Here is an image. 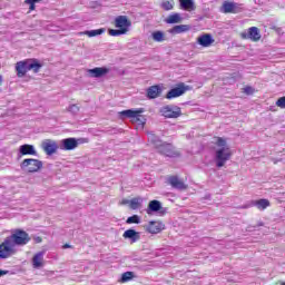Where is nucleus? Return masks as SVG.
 Here are the masks:
<instances>
[{
  "mask_svg": "<svg viewBox=\"0 0 285 285\" xmlns=\"http://www.w3.org/2000/svg\"><path fill=\"white\" fill-rule=\"evenodd\" d=\"M30 243V235L23 229H13L11 235L0 244V259H8L17 255L16 246H26Z\"/></svg>",
  "mask_w": 285,
  "mask_h": 285,
  "instance_id": "obj_1",
  "label": "nucleus"
},
{
  "mask_svg": "<svg viewBox=\"0 0 285 285\" xmlns=\"http://www.w3.org/2000/svg\"><path fill=\"white\" fill-rule=\"evenodd\" d=\"M215 145L219 148L216 150V166L217 168H224L226 166V161L233 157V151L230 147L226 145V139L222 137H215Z\"/></svg>",
  "mask_w": 285,
  "mask_h": 285,
  "instance_id": "obj_2",
  "label": "nucleus"
},
{
  "mask_svg": "<svg viewBox=\"0 0 285 285\" xmlns=\"http://www.w3.org/2000/svg\"><path fill=\"white\" fill-rule=\"evenodd\" d=\"M41 68H43V65H41V62H39L36 58L24 59L16 63V72L19 78L26 77L30 70L37 73L39 70H41Z\"/></svg>",
  "mask_w": 285,
  "mask_h": 285,
  "instance_id": "obj_3",
  "label": "nucleus"
},
{
  "mask_svg": "<svg viewBox=\"0 0 285 285\" xmlns=\"http://www.w3.org/2000/svg\"><path fill=\"white\" fill-rule=\"evenodd\" d=\"M144 112V108H139L136 110L127 109L119 112L120 117H127L130 119L131 124H137V126H146V116L141 115Z\"/></svg>",
  "mask_w": 285,
  "mask_h": 285,
  "instance_id": "obj_4",
  "label": "nucleus"
},
{
  "mask_svg": "<svg viewBox=\"0 0 285 285\" xmlns=\"http://www.w3.org/2000/svg\"><path fill=\"white\" fill-rule=\"evenodd\" d=\"M144 112V108H139L136 110L127 109L119 112L120 117H127L130 119L131 124H137V126H146V116L141 115Z\"/></svg>",
  "mask_w": 285,
  "mask_h": 285,
  "instance_id": "obj_5",
  "label": "nucleus"
},
{
  "mask_svg": "<svg viewBox=\"0 0 285 285\" xmlns=\"http://www.w3.org/2000/svg\"><path fill=\"white\" fill-rule=\"evenodd\" d=\"M20 168L24 170L26 173H39L41 168H43V163L39 159L35 158H26L21 165Z\"/></svg>",
  "mask_w": 285,
  "mask_h": 285,
  "instance_id": "obj_6",
  "label": "nucleus"
},
{
  "mask_svg": "<svg viewBox=\"0 0 285 285\" xmlns=\"http://www.w3.org/2000/svg\"><path fill=\"white\" fill-rule=\"evenodd\" d=\"M160 115L165 119H179L181 117V107L176 105H166L160 108Z\"/></svg>",
  "mask_w": 285,
  "mask_h": 285,
  "instance_id": "obj_7",
  "label": "nucleus"
},
{
  "mask_svg": "<svg viewBox=\"0 0 285 285\" xmlns=\"http://www.w3.org/2000/svg\"><path fill=\"white\" fill-rule=\"evenodd\" d=\"M157 150L165 157H180L181 155L170 142H161L160 145H157Z\"/></svg>",
  "mask_w": 285,
  "mask_h": 285,
  "instance_id": "obj_8",
  "label": "nucleus"
},
{
  "mask_svg": "<svg viewBox=\"0 0 285 285\" xmlns=\"http://www.w3.org/2000/svg\"><path fill=\"white\" fill-rule=\"evenodd\" d=\"M188 90L189 88L186 83L179 82L175 88L167 92L166 99H177V97H181V95H185Z\"/></svg>",
  "mask_w": 285,
  "mask_h": 285,
  "instance_id": "obj_9",
  "label": "nucleus"
},
{
  "mask_svg": "<svg viewBox=\"0 0 285 285\" xmlns=\"http://www.w3.org/2000/svg\"><path fill=\"white\" fill-rule=\"evenodd\" d=\"M242 10V4L237 2L224 1L222 6V12L224 14H238Z\"/></svg>",
  "mask_w": 285,
  "mask_h": 285,
  "instance_id": "obj_10",
  "label": "nucleus"
},
{
  "mask_svg": "<svg viewBox=\"0 0 285 285\" xmlns=\"http://www.w3.org/2000/svg\"><path fill=\"white\" fill-rule=\"evenodd\" d=\"M114 26L115 28L125 30V33H127L128 30H130V26H132V22L130 21V19H128V16H118L114 21Z\"/></svg>",
  "mask_w": 285,
  "mask_h": 285,
  "instance_id": "obj_11",
  "label": "nucleus"
},
{
  "mask_svg": "<svg viewBox=\"0 0 285 285\" xmlns=\"http://www.w3.org/2000/svg\"><path fill=\"white\" fill-rule=\"evenodd\" d=\"M167 184L176 190H188V185L179 178V176L171 175L167 178Z\"/></svg>",
  "mask_w": 285,
  "mask_h": 285,
  "instance_id": "obj_12",
  "label": "nucleus"
},
{
  "mask_svg": "<svg viewBox=\"0 0 285 285\" xmlns=\"http://www.w3.org/2000/svg\"><path fill=\"white\" fill-rule=\"evenodd\" d=\"M166 228V225L159 220H151L148 223V225L145 227V230L147 233H150V235H157L161 233Z\"/></svg>",
  "mask_w": 285,
  "mask_h": 285,
  "instance_id": "obj_13",
  "label": "nucleus"
},
{
  "mask_svg": "<svg viewBox=\"0 0 285 285\" xmlns=\"http://www.w3.org/2000/svg\"><path fill=\"white\" fill-rule=\"evenodd\" d=\"M215 43V39L210 33H204L197 38V45L203 48H210Z\"/></svg>",
  "mask_w": 285,
  "mask_h": 285,
  "instance_id": "obj_14",
  "label": "nucleus"
},
{
  "mask_svg": "<svg viewBox=\"0 0 285 285\" xmlns=\"http://www.w3.org/2000/svg\"><path fill=\"white\" fill-rule=\"evenodd\" d=\"M42 150H45L46 155H55L57 153V149L59 146H57V142L51 139H46L42 145Z\"/></svg>",
  "mask_w": 285,
  "mask_h": 285,
  "instance_id": "obj_15",
  "label": "nucleus"
},
{
  "mask_svg": "<svg viewBox=\"0 0 285 285\" xmlns=\"http://www.w3.org/2000/svg\"><path fill=\"white\" fill-rule=\"evenodd\" d=\"M124 239H130L131 244H135L141 239V235H139V232L135 229H127L122 234Z\"/></svg>",
  "mask_w": 285,
  "mask_h": 285,
  "instance_id": "obj_16",
  "label": "nucleus"
},
{
  "mask_svg": "<svg viewBox=\"0 0 285 285\" xmlns=\"http://www.w3.org/2000/svg\"><path fill=\"white\" fill-rule=\"evenodd\" d=\"M108 72H110V69L106 67H96L94 69H89V75L91 77H95L96 79H99V77H104L105 75H108Z\"/></svg>",
  "mask_w": 285,
  "mask_h": 285,
  "instance_id": "obj_17",
  "label": "nucleus"
},
{
  "mask_svg": "<svg viewBox=\"0 0 285 285\" xmlns=\"http://www.w3.org/2000/svg\"><path fill=\"white\" fill-rule=\"evenodd\" d=\"M61 144H62V150H75V148L79 146L77 138L62 139Z\"/></svg>",
  "mask_w": 285,
  "mask_h": 285,
  "instance_id": "obj_18",
  "label": "nucleus"
},
{
  "mask_svg": "<svg viewBox=\"0 0 285 285\" xmlns=\"http://www.w3.org/2000/svg\"><path fill=\"white\" fill-rule=\"evenodd\" d=\"M161 95V87L159 85H154L147 89L148 99H157Z\"/></svg>",
  "mask_w": 285,
  "mask_h": 285,
  "instance_id": "obj_19",
  "label": "nucleus"
},
{
  "mask_svg": "<svg viewBox=\"0 0 285 285\" xmlns=\"http://www.w3.org/2000/svg\"><path fill=\"white\" fill-rule=\"evenodd\" d=\"M247 39H250V41H259V39H262V33H259V29L257 27H250L248 29Z\"/></svg>",
  "mask_w": 285,
  "mask_h": 285,
  "instance_id": "obj_20",
  "label": "nucleus"
},
{
  "mask_svg": "<svg viewBox=\"0 0 285 285\" xmlns=\"http://www.w3.org/2000/svg\"><path fill=\"white\" fill-rule=\"evenodd\" d=\"M181 10H186V12H193L197 9L195 2L193 0H179Z\"/></svg>",
  "mask_w": 285,
  "mask_h": 285,
  "instance_id": "obj_21",
  "label": "nucleus"
},
{
  "mask_svg": "<svg viewBox=\"0 0 285 285\" xmlns=\"http://www.w3.org/2000/svg\"><path fill=\"white\" fill-rule=\"evenodd\" d=\"M253 206H256V208H258V210H266V208H268V206H271V200L266 199V198H261L258 200H254Z\"/></svg>",
  "mask_w": 285,
  "mask_h": 285,
  "instance_id": "obj_22",
  "label": "nucleus"
},
{
  "mask_svg": "<svg viewBox=\"0 0 285 285\" xmlns=\"http://www.w3.org/2000/svg\"><path fill=\"white\" fill-rule=\"evenodd\" d=\"M190 26L188 24H178L169 30L170 35H181V32H188Z\"/></svg>",
  "mask_w": 285,
  "mask_h": 285,
  "instance_id": "obj_23",
  "label": "nucleus"
},
{
  "mask_svg": "<svg viewBox=\"0 0 285 285\" xmlns=\"http://www.w3.org/2000/svg\"><path fill=\"white\" fill-rule=\"evenodd\" d=\"M20 155H37V150H35V146L32 145H21L20 148Z\"/></svg>",
  "mask_w": 285,
  "mask_h": 285,
  "instance_id": "obj_24",
  "label": "nucleus"
},
{
  "mask_svg": "<svg viewBox=\"0 0 285 285\" xmlns=\"http://www.w3.org/2000/svg\"><path fill=\"white\" fill-rule=\"evenodd\" d=\"M159 210H161V203L159 200H150L147 208V214L150 215V213H157Z\"/></svg>",
  "mask_w": 285,
  "mask_h": 285,
  "instance_id": "obj_25",
  "label": "nucleus"
},
{
  "mask_svg": "<svg viewBox=\"0 0 285 285\" xmlns=\"http://www.w3.org/2000/svg\"><path fill=\"white\" fill-rule=\"evenodd\" d=\"M33 268H41L43 266V253H38L32 258Z\"/></svg>",
  "mask_w": 285,
  "mask_h": 285,
  "instance_id": "obj_26",
  "label": "nucleus"
},
{
  "mask_svg": "<svg viewBox=\"0 0 285 285\" xmlns=\"http://www.w3.org/2000/svg\"><path fill=\"white\" fill-rule=\"evenodd\" d=\"M135 278L134 272H125L121 274V277L119 278V284H126Z\"/></svg>",
  "mask_w": 285,
  "mask_h": 285,
  "instance_id": "obj_27",
  "label": "nucleus"
},
{
  "mask_svg": "<svg viewBox=\"0 0 285 285\" xmlns=\"http://www.w3.org/2000/svg\"><path fill=\"white\" fill-rule=\"evenodd\" d=\"M129 208L131 210H139V208H141V198L135 197V198L130 199L129 200Z\"/></svg>",
  "mask_w": 285,
  "mask_h": 285,
  "instance_id": "obj_28",
  "label": "nucleus"
},
{
  "mask_svg": "<svg viewBox=\"0 0 285 285\" xmlns=\"http://www.w3.org/2000/svg\"><path fill=\"white\" fill-rule=\"evenodd\" d=\"M165 21L166 23H181V16L179 13H173Z\"/></svg>",
  "mask_w": 285,
  "mask_h": 285,
  "instance_id": "obj_29",
  "label": "nucleus"
},
{
  "mask_svg": "<svg viewBox=\"0 0 285 285\" xmlns=\"http://www.w3.org/2000/svg\"><path fill=\"white\" fill-rule=\"evenodd\" d=\"M151 37L154 41H157L158 43H161V41H166V33H164L163 31H154L151 33Z\"/></svg>",
  "mask_w": 285,
  "mask_h": 285,
  "instance_id": "obj_30",
  "label": "nucleus"
},
{
  "mask_svg": "<svg viewBox=\"0 0 285 285\" xmlns=\"http://www.w3.org/2000/svg\"><path fill=\"white\" fill-rule=\"evenodd\" d=\"M106 32V29H95L90 31H85L83 35L87 37H99V35H104Z\"/></svg>",
  "mask_w": 285,
  "mask_h": 285,
  "instance_id": "obj_31",
  "label": "nucleus"
},
{
  "mask_svg": "<svg viewBox=\"0 0 285 285\" xmlns=\"http://www.w3.org/2000/svg\"><path fill=\"white\" fill-rule=\"evenodd\" d=\"M42 0H24L26 6H29V12L37 10L36 3H41Z\"/></svg>",
  "mask_w": 285,
  "mask_h": 285,
  "instance_id": "obj_32",
  "label": "nucleus"
},
{
  "mask_svg": "<svg viewBox=\"0 0 285 285\" xmlns=\"http://www.w3.org/2000/svg\"><path fill=\"white\" fill-rule=\"evenodd\" d=\"M108 35L110 37H121V35H126V33H125L124 29L122 30L121 29H109Z\"/></svg>",
  "mask_w": 285,
  "mask_h": 285,
  "instance_id": "obj_33",
  "label": "nucleus"
},
{
  "mask_svg": "<svg viewBox=\"0 0 285 285\" xmlns=\"http://www.w3.org/2000/svg\"><path fill=\"white\" fill-rule=\"evenodd\" d=\"M141 219L139 218L138 215H132L127 218L126 224H140Z\"/></svg>",
  "mask_w": 285,
  "mask_h": 285,
  "instance_id": "obj_34",
  "label": "nucleus"
},
{
  "mask_svg": "<svg viewBox=\"0 0 285 285\" xmlns=\"http://www.w3.org/2000/svg\"><path fill=\"white\" fill-rule=\"evenodd\" d=\"M161 8H163V10H166V11L173 10V8H174L173 1H170V0H164V1L161 2Z\"/></svg>",
  "mask_w": 285,
  "mask_h": 285,
  "instance_id": "obj_35",
  "label": "nucleus"
},
{
  "mask_svg": "<svg viewBox=\"0 0 285 285\" xmlns=\"http://www.w3.org/2000/svg\"><path fill=\"white\" fill-rule=\"evenodd\" d=\"M242 90L245 95H254L255 94V89L250 86H245Z\"/></svg>",
  "mask_w": 285,
  "mask_h": 285,
  "instance_id": "obj_36",
  "label": "nucleus"
},
{
  "mask_svg": "<svg viewBox=\"0 0 285 285\" xmlns=\"http://www.w3.org/2000/svg\"><path fill=\"white\" fill-rule=\"evenodd\" d=\"M276 106L277 108H285V96L277 99Z\"/></svg>",
  "mask_w": 285,
  "mask_h": 285,
  "instance_id": "obj_37",
  "label": "nucleus"
},
{
  "mask_svg": "<svg viewBox=\"0 0 285 285\" xmlns=\"http://www.w3.org/2000/svg\"><path fill=\"white\" fill-rule=\"evenodd\" d=\"M149 139L151 140V144L156 145V148L157 146H159V144H157V141H159V138L155 134H149Z\"/></svg>",
  "mask_w": 285,
  "mask_h": 285,
  "instance_id": "obj_38",
  "label": "nucleus"
},
{
  "mask_svg": "<svg viewBox=\"0 0 285 285\" xmlns=\"http://www.w3.org/2000/svg\"><path fill=\"white\" fill-rule=\"evenodd\" d=\"M69 112H79V106L77 105L69 106Z\"/></svg>",
  "mask_w": 285,
  "mask_h": 285,
  "instance_id": "obj_39",
  "label": "nucleus"
},
{
  "mask_svg": "<svg viewBox=\"0 0 285 285\" xmlns=\"http://www.w3.org/2000/svg\"><path fill=\"white\" fill-rule=\"evenodd\" d=\"M121 205H122V206H126V205L130 206V200H128V199H122V200H121Z\"/></svg>",
  "mask_w": 285,
  "mask_h": 285,
  "instance_id": "obj_40",
  "label": "nucleus"
},
{
  "mask_svg": "<svg viewBox=\"0 0 285 285\" xmlns=\"http://www.w3.org/2000/svg\"><path fill=\"white\" fill-rule=\"evenodd\" d=\"M3 275H8V271L0 269V277H3Z\"/></svg>",
  "mask_w": 285,
  "mask_h": 285,
  "instance_id": "obj_41",
  "label": "nucleus"
},
{
  "mask_svg": "<svg viewBox=\"0 0 285 285\" xmlns=\"http://www.w3.org/2000/svg\"><path fill=\"white\" fill-rule=\"evenodd\" d=\"M42 240H43V239H42L41 237H37V238H36L37 244H41Z\"/></svg>",
  "mask_w": 285,
  "mask_h": 285,
  "instance_id": "obj_42",
  "label": "nucleus"
},
{
  "mask_svg": "<svg viewBox=\"0 0 285 285\" xmlns=\"http://www.w3.org/2000/svg\"><path fill=\"white\" fill-rule=\"evenodd\" d=\"M62 248H72V246L70 244H65Z\"/></svg>",
  "mask_w": 285,
  "mask_h": 285,
  "instance_id": "obj_43",
  "label": "nucleus"
},
{
  "mask_svg": "<svg viewBox=\"0 0 285 285\" xmlns=\"http://www.w3.org/2000/svg\"><path fill=\"white\" fill-rule=\"evenodd\" d=\"M3 83V77L0 76V86Z\"/></svg>",
  "mask_w": 285,
  "mask_h": 285,
  "instance_id": "obj_44",
  "label": "nucleus"
},
{
  "mask_svg": "<svg viewBox=\"0 0 285 285\" xmlns=\"http://www.w3.org/2000/svg\"><path fill=\"white\" fill-rule=\"evenodd\" d=\"M283 285H285V283H283Z\"/></svg>",
  "mask_w": 285,
  "mask_h": 285,
  "instance_id": "obj_45",
  "label": "nucleus"
}]
</instances>
